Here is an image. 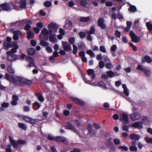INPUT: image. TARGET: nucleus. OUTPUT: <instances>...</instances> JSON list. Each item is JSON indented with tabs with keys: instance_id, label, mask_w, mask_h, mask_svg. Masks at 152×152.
<instances>
[{
	"instance_id": "obj_14",
	"label": "nucleus",
	"mask_w": 152,
	"mask_h": 152,
	"mask_svg": "<svg viewBox=\"0 0 152 152\" xmlns=\"http://www.w3.org/2000/svg\"><path fill=\"white\" fill-rule=\"evenodd\" d=\"M66 128L72 130L75 132H76V130L75 127L70 122H68L65 126Z\"/></svg>"
},
{
	"instance_id": "obj_6",
	"label": "nucleus",
	"mask_w": 152,
	"mask_h": 152,
	"mask_svg": "<svg viewBox=\"0 0 152 152\" xmlns=\"http://www.w3.org/2000/svg\"><path fill=\"white\" fill-rule=\"evenodd\" d=\"M129 33L132 42L137 43L140 41V37L137 36L133 31H131Z\"/></svg>"
},
{
	"instance_id": "obj_4",
	"label": "nucleus",
	"mask_w": 152,
	"mask_h": 152,
	"mask_svg": "<svg viewBox=\"0 0 152 152\" xmlns=\"http://www.w3.org/2000/svg\"><path fill=\"white\" fill-rule=\"evenodd\" d=\"M0 7L3 11H10L12 10L10 3L6 2L1 4H0Z\"/></svg>"
},
{
	"instance_id": "obj_47",
	"label": "nucleus",
	"mask_w": 152,
	"mask_h": 152,
	"mask_svg": "<svg viewBox=\"0 0 152 152\" xmlns=\"http://www.w3.org/2000/svg\"><path fill=\"white\" fill-rule=\"evenodd\" d=\"M105 66V64L103 61H100L99 63V66L100 68H103Z\"/></svg>"
},
{
	"instance_id": "obj_15",
	"label": "nucleus",
	"mask_w": 152,
	"mask_h": 152,
	"mask_svg": "<svg viewBox=\"0 0 152 152\" xmlns=\"http://www.w3.org/2000/svg\"><path fill=\"white\" fill-rule=\"evenodd\" d=\"M152 61V60L151 58L148 55H146L144 56L143 59H142L141 60V62L142 64H144L145 62L148 63H151Z\"/></svg>"
},
{
	"instance_id": "obj_23",
	"label": "nucleus",
	"mask_w": 152,
	"mask_h": 152,
	"mask_svg": "<svg viewBox=\"0 0 152 152\" xmlns=\"http://www.w3.org/2000/svg\"><path fill=\"white\" fill-rule=\"evenodd\" d=\"M35 96L40 102H42L44 101V99L41 93H36L35 94Z\"/></svg>"
},
{
	"instance_id": "obj_32",
	"label": "nucleus",
	"mask_w": 152,
	"mask_h": 152,
	"mask_svg": "<svg viewBox=\"0 0 152 152\" xmlns=\"http://www.w3.org/2000/svg\"><path fill=\"white\" fill-rule=\"evenodd\" d=\"M128 10L131 12H134L137 11V8L135 6L130 5L128 8Z\"/></svg>"
},
{
	"instance_id": "obj_3",
	"label": "nucleus",
	"mask_w": 152,
	"mask_h": 152,
	"mask_svg": "<svg viewBox=\"0 0 152 152\" xmlns=\"http://www.w3.org/2000/svg\"><path fill=\"white\" fill-rule=\"evenodd\" d=\"M17 80L21 83L26 85H30L32 83V81L23 77H18Z\"/></svg>"
},
{
	"instance_id": "obj_2",
	"label": "nucleus",
	"mask_w": 152,
	"mask_h": 152,
	"mask_svg": "<svg viewBox=\"0 0 152 152\" xmlns=\"http://www.w3.org/2000/svg\"><path fill=\"white\" fill-rule=\"evenodd\" d=\"M10 141L14 148H16L19 145L26 144V141L22 140H18L17 141L13 140L11 137H9Z\"/></svg>"
},
{
	"instance_id": "obj_28",
	"label": "nucleus",
	"mask_w": 152,
	"mask_h": 152,
	"mask_svg": "<svg viewBox=\"0 0 152 152\" xmlns=\"http://www.w3.org/2000/svg\"><path fill=\"white\" fill-rule=\"evenodd\" d=\"M27 24L24 27V29L27 31H29V30L31 28L30 25L31 24V21L30 20H28L27 21Z\"/></svg>"
},
{
	"instance_id": "obj_17",
	"label": "nucleus",
	"mask_w": 152,
	"mask_h": 152,
	"mask_svg": "<svg viewBox=\"0 0 152 152\" xmlns=\"http://www.w3.org/2000/svg\"><path fill=\"white\" fill-rule=\"evenodd\" d=\"M32 108L34 110H38L41 107L40 104L37 102H35L32 104Z\"/></svg>"
},
{
	"instance_id": "obj_49",
	"label": "nucleus",
	"mask_w": 152,
	"mask_h": 152,
	"mask_svg": "<svg viewBox=\"0 0 152 152\" xmlns=\"http://www.w3.org/2000/svg\"><path fill=\"white\" fill-rule=\"evenodd\" d=\"M98 85L100 87H106V85L103 81H101L98 83Z\"/></svg>"
},
{
	"instance_id": "obj_5",
	"label": "nucleus",
	"mask_w": 152,
	"mask_h": 152,
	"mask_svg": "<svg viewBox=\"0 0 152 152\" xmlns=\"http://www.w3.org/2000/svg\"><path fill=\"white\" fill-rule=\"evenodd\" d=\"M121 115L122 116L119 119V120L123 122L124 124H129V121L128 115L125 113H122Z\"/></svg>"
},
{
	"instance_id": "obj_40",
	"label": "nucleus",
	"mask_w": 152,
	"mask_h": 152,
	"mask_svg": "<svg viewBox=\"0 0 152 152\" xmlns=\"http://www.w3.org/2000/svg\"><path fill=\"white\" fill-rule=\"evenodd\" d=\"M42 34L43 35H48V30L46 28L43 29L41 32Z\"/></svg>"
},
{
	"instance_id": "obj_34",
	"label": "nucleus",
	"mask_w": 152,
	"mask_h": 152,
	"mask_svg": "<svg viewBox=\"0 0 152 152\" xmlns=\"http://www.w3.org/2000/svg\"><path fill=\"white\" fill-rule=\"evenodd\" d=\"M40 44L43 47H47L49 45V44L48 42H45L43 40H40Z\"/></svg>"
},
{
	"instance_id": "obj_33",
	"label": "nucleus",
	"mask_w": 152,
	"mask_h": 152,
	"mask_svg": "<svg viewBox=\"0 0 152 152\" xmlns=\"http://www.w3.org/2000/svg\"><path fill=\"white\" fill-rule=\"evenodd\" d=\"M7 70L8 72L10 73H12V74H14L15 73V71L13 68L12 66L9 65L8 66Z\"/></svg>"
},
{
	"instance_id": "obj_1",
	"label": "nucleus",
	"mask_w": 152,
	"mask_h": 152,
	"mask_svg": "<svg viewBox=\"0 0 152 152\" xmlns=\"http://www.w3.org/2000/svg\"><path fill=\"white\" fill-rule=\"evenodd\" d=\"M22 120L25 122L32 124L35 126V125H37L40 121V120L38 119H33L31 117L23 116Z\"/></svg>"
},
{
	"instance_id": "obj_48",
	"label": "nucleus",
	"mask_w": 152,
	"mask_h": 152,
	"mask_svg": "<svg viewBox=\"0 0 152 152\" xmlns=\"http://www.w3.org/2000/svg\"><path fill=\"white\" fill-rule=\"evenodd\" d=\"M69 42L71 44H73L75 42V39L74 37H71L69 38Z\"/></svg>"
},
{
	"instance_id": "obj_60",
	"label": "nucleus",
	"mask_w": 152,
	"mask_h": 152,
	"mask_svg": "<svg viewBox=\"0 0 152 152\" xmlns=\"http://www.w3.org/2000/svg\"><path fill=\"white\" fill-rule=\"evenodd\" d=\"M129 126V125H124L122 127V129L123 130L127 132L128 131Z\"/></svg>"
},
{
	"instance_id": "obj_64",
	"label": "nucleus",
	"mask_w": 152,
	"mask_h": 152,
	"mask_svg": "<svg viewBox=\"0 0 152 152\" xmlns=\"http://www.w3.org/2000/svg\"><path fill=\"white\" fill-rule=\"evenodd\" d=\"M69 152H81L80 149L77 148H75L72 151H70Z\"/></svg>"
},
{
	"instance_id": "obj_44",
	"label": "nucleus",
	"mask_w": 152,
	"mask_h": 152,
	"mask_svg": "<svg viewBox=\"0 0 152 152\" xmlns=\"http://www.w3.org/2000/svg\"><path fill=\"white\" fill-rule=\"evenodd\" d=\"M108 77H113V72L112 71H109L106 72Z\"/></svg>"
},
{
	"instance_id": "obj_35",
	"label": "nucleus",
	"mask_w": 152,
	"mask_h": 152,
	"mask_svg": "<svg viewBox=\"0 0 152 152\" xmlns=\"http://www.w3.org/2000/svg\"><path fill=\"white\" fill-rule=\"evenodd\" d=\"M9 81H10L11 83L14 84H16L18 83L17 80L15 78L12 76H10V80Z\"/></svg>"
},
{
	"instance_id": "obj_7",
	"label": "nucleus",
	"mask_w": 152,
	"mask_h": 152,
	"mask_svg": "<svg viewBox=\"0 0 152 152\" xmlns=\"http://www.w3.org/2000/svg\"><path fill=\"white\" fill-rule=\"evenodd\" d=\"M55 141L56 142H63V143L67 144L68 142L66 141V138L60 136H57L55 138Z\"/></svg>"
},
{
	"instance_id": "obj_20",
	"label": "nucleus",
	"mask_w": 152,
	"mask_h": 152,
	"mask_svg": "<svg viewBox=\"0 0 152 152\" xmlns=\"http://www.w3.org/2000/svg\"><path fill=\"white\" fill-rule=\"evenodd\" d=\"M130 138L132 140H138L140 138V135L137 134H132L130 135Z\"/></svg>"
},
{
	"instance_id": "obj_22",
	"label": "nucleus",
	"mask_w": 152,
	"mask_h": 152,
	"mask_svg": "<svg viewBox=\"0 0 152 152\" xmlns=\"http://www.w3.org/2000/svg\"><path fill=\"white\" fill-rule=\"evenodd\" d=\"M16 58V55L15 54L11 56H7V59L8 61L13 62L15 61L17 59Z\"/></svg>"
},
{
	"instance_id": "obj_12",
	"label": "nucleus",
	"mask_w": 152,
	"mask_h": 152,
	"mask_svg": "<svg viewBox=\"0 0 152 152\" xmlns=\"http://www.w3.org/2000/svg\"><path fill=\"white\" fill-rule=\"evenodd\" d=\"M98 25L102 29H104L106 28L105 25L104 23V19L102 18L99 19L98 21Z\"/></svg>"
},
{
	"instance_id": "obj_11",
	"label": "nucleus",
	"mask_w": 152,
	"mask_h": 152,
	"mask_svg": "<svg viewBox=\"0 0 152 152\" xmlns=\"http://www.w3.org/2000/svg\"><path fill=\"white\" fill-rule=\"evenodd\" d=\"M58 27V25L53 22H52L48 25V29H51L53 30V32L56 33V32Z\"/></svg>"
},
{
	"instance_id": "obj_13",
	"label": "nucleus",
	"mask_w": 152,
	"mask_h": 152,
	"mask_svg": "<svg viewBox=\"0 0 152 152\" xmlns=\"http://www.w3.org/2000/svg\"><path fill=\"white\" fill-rule=\"evenodd\" d=\"M131 126L135 128L141 129L142 128V121L135 122L132 124Z\"/></svg>"
},
{
	"instance_id": "obj_53",
	"label": "nucleus",
	"mask_w": 152,
	"mask_h": 152,
	"mask_svg": "<svg viewBox=\"0 0 152 152\" xmlns=\"http://www.w3.org/2000/svg\"><path fill=\"white\" fill-rule=\"evenodd\" d=\"M105 67L107 68L110 69L111 68L113 67V65L111 63H107L106 64Z\"/></svg>"
},
{
	"instance_id": "obj_41",
	"label": "nucleus",
	"mask_w": 152,
	"mask_h": 152,
	"mask_svg": "<svg viewBox=\"0 0 152 152\" xmlns=\"http://www.w3.org/2000/svg\"><path fill=\"white\" fill-rule=\"evenodd\" d=\"M79 36L81 38L83 39L86 36V34L85 32L83 31H80L79 33Z\"/></svg>"
},
{
	"instance_id": "obj_42",
	"label": "nucleus",
	"mask_w": 152,
	"mask_h": 152,
	"mask_svg": "<svg viewBox=\"0 0 152 152\" xmlns=\"http://www.w3.org/2000/svg\"><path fill=\"white\" fill-rule=\"evenodd\" d=\"M118 149H121L122 151H126L128 150V148L127 147L124 146H119L118 147Z\"/></svg>"
},
{
	"instance_id": "obj_18",
	"label": "nucleus",
	"mask_w": 152,
	"mask_h": 152,
	"mask_svg": "<svg viewBox=\"0 0 152 152\" xmlns=\"http://www.w3.org/2000/svg\"><path fill=\"white\" fill-rule=\"evenodd\" d=\"M49 39L50 42L52 43H56L57 41V39L55 34H51L49 35Z\"/></svg>"
},
{
	"instance_id": "obj_8",
	"label": "nucleus",
	"mask_w": 152,
	"mask_h": 152,
	"mask_svg": "<svg viewBox=\"0 0 152 152\" xmlns=\"http://www.w3.org/2000/svg\"><path fill=\"white\" fill-rule=\"evenodd\" d=\"M70 99L76 104L81 106H83L85 105V102L78 98L75 97H70Z\"/></svg>"
},
{
	"instance_id": "obj_54",
	"label": "nucleus",
	"mask_w": 152,
	"mask_h": 152,
	"mask_svg": "<svg viewBox=\"0 0 152 152\" xmlns=\"http://www.w3.org/2000/svg\"><path fill=\"white\" fill-rule=\"evenodd\" d=\"M17 43L16 42H15L12 44V47H14V48L17 50L19 47L18 45H17Z\"/></svg>"
},
{
	"instance_id": "obj_43",
	"label": "nucleus",
	"mask_w": 152,
	"mask_h": 152,
	"mask_svg": "<svg viewBox=\"0 0 152 152\" xmlns=\"http://www.w3.org/2000/svg\"><path fill=\"white\" fill-rule=\"evenodd\" d=\"M129 45L132 48L133 50L134 51H136L137 50V47L135 46L131 42H129Z\"/></svg>"
},
{
	"instance_id": "obj_59",
	"label": "nucleus",
	"mask_w": 152,
	"mask_h": 152,
	"mask_svg": "<svg viewBox=\"0 0 152 152\" xmlns=\"http://www.w3.org/2000/svg\"><path fill=\"white\" fill-rule=\"evenodd\" d=\"M55 137L53 136L50 134H49L47 138L49 140H55Z\"/></svg>"
},
{
	"instance_id": "obj_16",
	"label": "nucleus",
	"mask_w": 152,
	"mask_h": 152,
	"mask_svg": "<svg viewBox=\"0 0 152 152\" xmlns=\"http://www.w3.org/2000/svg\"><path fill=\"white\" fill-rule=\"evenodd\" d=\"M131 119L134 121L140 118V115L137 113H134L130 115Z\"/></svg>"
},
{
	"instance_id": "obj_58",
	"label": "nucleus",
	"mask_w": 152,
	"mask_h": 152,
	"mask_svg": "<svg viewBox=\"0 0 152 152\" xmlns=\"http://www.w3.org/2000/svg\"><path fill=\"white\" fill-rule=\"evenodd\" d=\"M23 109L24 112H28L30 111L29 108L27 106H24Z\"/></svg>"
},
{
	"instance_id": "obj_36",
	"label": "nucleus",
	"mask_w": 152,
	"mask_h": 152,
	"mask_svg": "<svg viewBox=\"0 0 152 152\" xmlns=\"http://www.w3.org/2000/svg\"><path fill=\"white\" fill-rule=\"evenodd\" d=\"M52 3L49 1H47L44 2V5L47 7H50Z\"/></svg>"
},
{
	"instance_id": "obj_21",
	"label": "nucleus",
	"mask_w": 152,
	"mask_h": 152,
	"mask_svg": "<svg viewBox=\"0 0 152 152\" xmlns=\"http://www.w3.org/2000/svg\"><path fill=\"white\" fill-rule=\"evenodd\" d=\"M27 5L26 0H20V6L21 8H25Z\"/></svg>"
},
{
	"instance_id": "obj_10",
	"label": "nucleus",
	"mask_w": 152,
	"mask_h": 152,
	"mask_svg": "<svg viewBox=\"0 0 152 152\" xmlns=\"http://www.w3.org/2000/svg\"><path fill=\"white\" fill-rule=\"evenodd\" d=\"M13 34V39L15 40H17L19 39V37L18 35H20L22 34V33L19 30L13 31L12 32Z\"/></svg>"
},
{
	"instance_id": "obj_27",
	"label": "nucleus",
	"mask_w": 152,
	"mask_h": 152,
	"mask_svg": "<svg viewBox=\"0 0 152 152\" xmlns=\"http://www.w3.org/2000/svg\"><path fill=\"white\" fill-rule=\"evenodd\" d=\"M27 51L28 54L31 56L34 55L35 52V49L33 48H28Z\"/></svg>"
},
{
	"instance_id": "obj_50",
	"label": "nucleus",
	"mask_w": 152,
	"mask_h": 152,
	"mask_svg": "<svg viewBox=\"0 0 152 152\" xmlns=\"http://www.w3.org/2000/svg\"><path fill=\"white\" fill-rule=\"evenodd\" d=\"M88 74L89 76L91 75L92 74H93L94 73V71L93 69H89L87 70Z\"/></svg>"
},
{
	"instance_id": "obj_61",
	"label": "nucleus",
	"mask_w": 152,
	"mask_h": 152,
	"mask_svg": "<svg viewBox=\"0 0 152 152\" xmlns=\"http://www.w3.org/2000/svg\"><path fill=\"white\" fill-rule=\"evenodd\" d=\"M114 142L115 145H118L120 143V141L118 139L115 138L114 140Z\"/></svg>"
},
{
	"instance_id": "obj_63",
	"label": "nucleus",
	"mask_w": 152,
	"mask_h": 152,
	"mask_svg": "<svg viewBox=\"0 0 152 152\" xmlns=\"http://www.w3.org/2000/svg\"><path fill=\"white\" fill-rule=\"evenodd\" d=\"M145 141L148 143L152 142V138H150L148 137H146L145 139Z\"/></svg>"
},
{
	"instance_id": "obj_62",
	"label": "nucleus",
	"mask_w": 152,
	"mask_h": 152,
	"mask_svg": "<svg viewBox=\"0 0 152 152\" xmlns=\"http://www.w3.org/2000/svg\"><path fill=\"white\" fill-rule=\"evenodd\" d=\"M105 3V5L107 7H111L113 5V3L111 1H107Z\"/></svg>"
},
{
	"instance_id": "obj_46",
	"label": "nucleus",
	"mask_w": 152,
	"mask_h": 152,
	"mask_svg": "<svg viewBox=\"0 0 152 152\" xmlns=\"http://www.w3.org/2000/svg\"><path fill=\"white\" fill-rule=\"evenodd\" d=\"M129 149L131 151H137V148L136 146L132 145L129 147Z\"/></svg>"
},
{
	"instance_id": "obj_31",
	"label": "nucleus",
	"mask_w": 152,
	"mask_h": 152,
	"mask_svg": "<svg viewBox=\"0 0 152 152\" xmlns=\"http://www.w3.org/2000/svg\"><path fill=\"white\" fill-rule=\"evenodd\" d=\"M146 26L148 31L150 32L152 31V24L150 22H147L146 23Z\"/></svg>"
},
{
	"instance_id": "obj_24",
	"label": "nucleus",
	"mask_w": 152,
	"mask_h": 152,
	"mask_svg": "<svg viewBox=\"0 0 152 152\" xmlns=\"http://www.w3.org/2000/svg\"><path fill=\"white\" fill-rule=\"evenodd\" d=\"M78 2H80V4L82 7H86L88 4V3L86 0H77Z\"/></svg>"
},
{
	"instance_id": "obj_30",
	"label": "nucleus",
	"mask_w": 152,
	"mask_h": 152,
	"mask_svg": "<svg viewBox=\"0 0 152 152\" xmlns=\"http://www.w3.org/2000/svg\"><path fill=\"white\" fill-rule=\"evenodd\" d=\"M95 30L94 26L91 27L90 31H88L86 33L88 34H94L95 33Z\"/></svg>"
},
{
	"instance_id": "obj_19",
	"label": "nucleus",
	"mask_w": 152,
	"mask_h": 152,
	"mask_svg": "<svg viewBox=\"0 0 152 152\" xmlns=\"http://www.w3.org/2000/svg\"><path fill=\"white\" fill-rule=\"evenodd\" d=\"M3 46L5 49L7 50L9 48H12V44L10 42L5 41L4 42Z\"/></svg>"
},
{
	"instance_id": "obj_39",
	"label": "nucleus",
	"mask_w": 152,
	"mask_h": 152,
	"mask_svg": "<svg viewBox=\"0 0 152 152\" xmlns=\"http://www.w3.org/2000/svg\"><path fill=\"white\" fill-rule=\"evenodd\" d=\"M92 126L91 124H88L87 126V130L89 134H91L92 132Z\"/></svg>"
},
{
	"instance_id": "obj_29",
	"label": "nucleus",
	"mask_w": 152,
	"mask_h": 152,
	"mask_svg": "<svg viewBox=\"0 0 152 152\" xmlns=\"http://www.w3.org/2000/svg\"><path fill=\"white\" fill-rule=\"evenodd\" d=\"M27 34V37L28 39L33 38L34 36V33L31 31H28Z\"/></svg>"
},
{
	"instance_id": "obj_37",
	"label": "nucleus",
	"mask_w": 152,
	"mask_h": 152,
	"mask_svg": "<svg viewBox=\"0 0 152 152\" xmlns=\"http://www.w3.org/2000/svg\"><path fill=\"white\" fill-rule=\"evenodd\" d=\"M86 53L87 54H89L90 55L91 57L93 58L95 56V55L94 54L92 51L91 50H88L86 51Z\"/></svg>"
},
{
	"instance_id": "obj_9",
	"label": "nucleus",
	"mask_w": 152,
	"mask_h": 152,
	"mask_svg": "<svg viewBox=\"0 0 152 152\" xmlns=\"http://www.w3.org/2000/svg\"><path fill=\"white\" fill-rule=\"evenodd\" d=\"M62 47L64 49L66 52H68L72 51V48L68 42H63Z\"/></svg>"
},
{
	"instance_id": "obj_25",
	"label": "nucleus",
	"mask_w": 152,
	"mask_h": 152,
	"mask_svg": "<svg viewBox=\"0 0 152 152\" xmlns=\"http://www.w3.org/2000/svg\"><path fill=\"white\" fill-rule=\"evenodd\" d=\"M90 20L89 16L87 17H81L79 19V20L81 22H86L89 21Z\"/></svg>"
},
{
	"instance_id": "obj_52",
	"label": "nucleus",
	"mask_w": 152,
	"mask_h": 152,
	"mask_svg": "<svg viewBox=\"0 0 152 152\" xmlns=\"http://www.w3.org/2000/svg\"><path fill=\"white\" fill-rule=\"evenodd\" d=\"M34 60L33 58V59L30 60L29 61V65H28L27 66H28L30 67L34 66Z\"/></svg>"
},
{
	"instance_id": "obj_56",
	"label": "nucleus",
	"mask_w": 152,
	"mask_h": 152,
	"mask_svg": "<svg viewBox=\"0 0 152 152\" xmlns=\"http://www.w3.org/2000/svg\"><path fill=\"white\" fill-rule=\"evenodd\" d=\"M99 50L103 53H106V50L104 46H101L99 48Z\"/></svg>"
},
{
	"instance_id": "obj_51",
	"label": "nucleus",
	"mask_w": 152,
	"mask_h": 152,
	"mask_svg": "<svg viewBox=\"0 0 152 152\" xmlns=\"http://www.w3.org/2000/svg\"><path fill=\"white\" fill-rule=\"evenodd\" d=\"M117 49V46L116 45H113L111 47L110 50L111 52H114Z\"/></svg>"
},
{
	"instance_id": "obj_55",
	"label": "nucleus",
	"mask_w": 152,
	"mask_h": 152,
	"mask_svg": "<svg viewBox=\"0 0 152 152\" xmlns=\"http://www.w3.org/2000/svg\"><path fill=\"white\" fill-rule=\"evenodd\" d=\"M46 50L47 51V52L48 53H52L53 52V50L51 48L48 46L46 47Z\"/></svg>"
},
{
	"instance_id": "obj_45",
	"label": "nucleus",
	"mask_w": 152,
	"mask_h": 152,
	"mask_svg": "<svg viewBox=\"0 0 152 152\" xmlns=\"http://www.w3.org/2000/svg\"><path fill=\"white\" fill-rule=\"evenodd\" d=\"M143 72L146 77H149L150 76V72L149 71L147 70L146 69H145Z\"/></svg>"
},
{
	"instance_id": "obj_26",
	"label": "nucleus",
	"mask_w": 152,
	"mask_h": 152,
	"mask_svg": "<svg viewBox=\"0 0 152 152\" xmlns=\"http://www.w3.org/2000/svg\"><path fill=\"white\" fill-rule=\"evenodd\" d=\"M18 127L22 129L26 130L27 129V126L25 124L18 123Z\"/></svg>"
},
{
	"instance_id": "obj_38",
	"label": "nucleus",
	"mask_w": 152,
	"mask_h": 152,
	"mask_svg": "<svg viewBox=\"0 0 152 152\" xmlns=\"http://www.w3.org/2000/svg\"><path fill=\"white\" fill-rule=\"evenodd\" d=\"M73 52L72 53L74 54H75L77 53V48L75 44H73Z\"/></svg>"
},
{
	"instance_id": "obj_57",
	"label": "nucleus",
	"mask_w": 152,
	"mask_h": 152,
	"mask_svg": "<svg viewBox=\"0 0 152 152\" xmlns=\"http://www.w3.org/2000/svg\"><path fill=\"white\" fill-rule=\"evenodd\" d=\"M115 35L116 37L120 38L121 35V32L118 30L115 31Z\"/></svg>"
}]
</instances>
